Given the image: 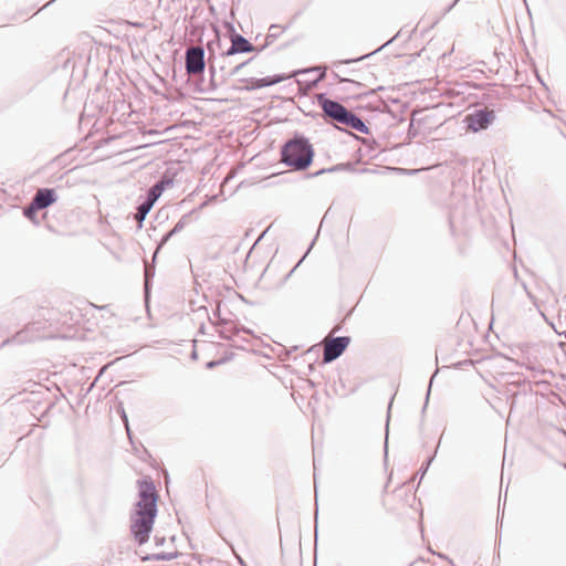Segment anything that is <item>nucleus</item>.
Here are the masks:
<instances>
[{"label": "nucleus", "mask_w": 566, "mask_h": 566, "mask_svg": "<svg viewBox=\"0 0 566 566\" xmlns=\"http://www.w3.org/2000/svg\"><path fill=\"white\" fill-rule=\"evenodd\" d=\"M138 501L130 512V532L138 545L148 542L158 513V494L151 478L145 476L137 481Z\"/></svg>", "instance_id": "obj_1"}, {"label": "nucleus", "mask_w": 566, "mask_h": 566, "mask_svg": "<svg viewBox=\"0 0 566 566\" xmlns=\"http://www.w3.org/2000/svg\"><path fill=\"white\" fill-rule=\"evenodd\" d=\"M281 163L292 171H306L313 164L315 149L310 139L300 132L293 135L281 146Z\"/></svg>", "instance_id": "obj_2"}, {"label": "nucleus", "mask_w": 566, "mask_h": 566, "mask_svg": "<svg viewBox=\"0 0 566 566\" xmlns=\"http://www.w3.org/2000/svg\"><path fill=\"white\" fill-rule=\"evenodd\" d=\"M391 102V128L395 125H406L407 129V136L405 139L400 143L392 144L391 143V158L395 156V151L399 150L401 146L410 143L412 136L415 134H411L410 129L413 127V122L411 118V112L408 109L407 104L401 103L398 98L392 97L390 98Z\"/></svg>", "instance_id": "obj_3"}, {"label": "nucleus", "mask_w": 566, "mask_h": 566, "mask_svg": "<svg viewBox=\"0 0 566 566\" xmlns=\"http://www.w3.org/2000/svg\"><path fill=\"white\" fill-rule=\"evenodd\" d=\"M224 28L229 33L230 46L220 54L221 62H226L229 57L242 53H258L254 46L247 38L238 33L232 22H224Z\"/></svg>", "instance_id": "obj_4"}, {"label": "nucleus", "mask_w": 566, "mask_h": 566, "mask_svg": "<svg viewBox=\"0 0 566 566\" xmlns=\"http://www.w3.org/2000/svg\"><path fill=\"white\" fill-rule=\"evenodd\" d=\"M205 49L191 46L185 53V67L189 75L203 74L206 70Z\"/></svg>", "instance_id": "obj_5"}, {"label": "nucleus", "mask_w": 566, "mask_h": 566, "mask_svg": "<svg viewBox=\"0 0 566 566\" xmlns=\"http://www.w3.org/2000/svg\"><path fill=\"white\" fill-rule=\"evenodd\" d=\"M496 116L494 111L484 107L478 108L473 113L468 114L465 116V122L472 132L478 133L491 126Z\"/></svg>", "instance_id": "obj_6"}, {"label": "nucleus", "mask_w": 566, "mask_h": 566, "mask_svg": "<svg viewBox=\"0 0 566 566\" xmlns=\"http://www.w3.org/2000/svg\"><path fill=\"white\" fill-rule=\"evenodd\" d=\"M316 101L323 112L324 119H331L336 123L340 122L342 115L346 111L342 103L327 97L325 93L318 94Z\"/></svg>", "instance_id": "obj_7"}, {"label": "nucleus", "mask_w": 566, "mask_h": 566, "mask_svg": "<svg viewBox=\"0 0 566 566\" xmlns=\"http://www.w3.org/2000/svg\"><path fill=\"white\" fill-rule=\"evenodd\" d=\"M352 342L349 336H335L326 343L323 352V363L329 364L339 358Z\"/></svg>", "instance_id": "obj_8"}, {"label": "nucleus", "mask_w": 566, "mask_h": 566, "mask_svg": "<svg viewBox=\"0 0 566 566\" xmlns=\"http://www.w3.org/2000/svg\"><path fill=\"white\" fill-rule=\"evenodd\" d=\"M290 78L286 74H275L272 76H265V77H249V78H241V82L247 83L244 90L245 91H255L263 87H269L275 84H279L285 80Z\"/></svg>", "instance_id": "obj_9"}, {"label": "nucleus", "mask_w": 566, "mask_h": 566, "mask_svg": "<svg viewBox=\"0 0 566 566\" xmlns=\"http://www.w3.org/2000/svg\"><path fill=\"white\" fill-rule=\"evenodd\" d=\"M32 199L34 205L43 210L55 203L59 197L54 188H39Z\"/></svg>", "instance_id": "obj_10"}, {"label": "nucleus", "mask_w": 566, "mask_h": 566, "mask_svg": "<svg viewBox=\"0 0 566 566\" xmlns=\"http://www.w3.org/2000/svg\"><path fill=\"white\" fill-rule=\"evenodd\" d=\"M338 124H343L363 134L369 133L368 126L365 124L363 118L348 108H346L342 115L340 122H338Z\"/></svg>", "instance_id": "obj_11"}, {"label": "nucleus", "mask_w": 566, "mask_h": 566, "mask_svg": "<svg viewBox=\"0 0 566 566\" xmlns=\"http://www.w3.org/2000/svg\"><path fill=\"white\" fill-rule=\"evenodd\" d=\"M174 185V180L169 176H163L153 186H150L146 192L147 196L157 201L163 192Z\"/></svg>", "instance_id": "obj_12"}, {"label": "nucleus", "mask_w": 566, "mask_h": 566, "mask_svg": "<svg viewBox=\"0 0 566 566\" xmlns=\"http://www.w3.org/2000/svg\"><path fill=\"white\" fill-rule=\"evenodd\" d=\"M253 60H254V57H250L247 61L235 65L229 72H226V69H227V65H228V60L226 62H222L220 64V66H219V70L221 72V75H220L221 83H224L229 77H232V76L237 75L244 66L250 64Z\"/></svg>", "instance_id": "obj_13"}, {"label": "nucleus", "mask_w": 566, "mask_h": 566, "mask_svg": "<svg viewBox=\"0 0 566 566\" xmlns=\"http://www.w3.org/2000/svg\"><path fill=\"white\" fill-rule=\"evenodd\" d=\"M287 28L289 25L282 28L280 24H271L269 28V33L265 36V43L258 49V53H261L269 45H271Z\"/></svg>", "instance_id": "obj_14"}, {"label": "nucleus", "mask_w": 566, "mask_h": 566, "mask_svg": "<svg viewBox=\"0 0 566 566\" xmlns=\"http://www.w3.org/2000/svg\"><path fill=\"white\" fill-rule=\"evenodd\" d=\"M415 62V54H392L391 53V72L394 69L402 70Z\"/></svg>", "instance_id": "obj_15"}, {"label": "nucleus", "mask_w": 566, "mask_h": 566, "mask_svg": "<svg viewBox=\"0 0 566 566\" xmlns=\"http://www.w3.org/2000/svg\"><path fill=\"white\" fill-rule=\"evenodd\" d=\"M384 431H385V438H384V467H385V470H387L388 465H389V448H390V444H389V403L387 405V408H386V418H385Z\"/></svg>", "instance_id": "obj_16"}, {"label": "nucleus", "mask_w": 566, "mask_h": 566, "mask_svg": "<svg viewBox=\"0 0 566 566\" xmlns=\"http://www.w3.org/2000/svg\"><path fill=\"white\" fill-rule=\"evenodd\" d=\"M229 325V322L222 319V329L220 331V337L223 339H232L233 336L238 335L240 332L250 333V329L245 327H237L235 325Z\"/></svg>", "instance_id": "obj_17"}, {"label": "nucleus", "mask_w": 566, "mask_h": 566, "mask_svg": "<svg viewBox=\"0 0 566 566\" xmlns=\"http://www.w3.org/2000/svg\"><path fill=\"white\" fill-rule=\"evenodd\" d=\"M388 45H389V40L386 41L379 49L375 50L371 53H367V54H364L361 56L354 57V59H345V60L335 61V62H333V66L334 67H339L343 64L349 65V64H354V63L360 62V61H363L365 59H368L369 56L374 55L378 51L386 49Z\"/></svg>", "instance_id": "obj_18"}, {"label": "nucleus", "mask_w": 566, "mask_h": 566, "mask_svg": "<svg viewBox=\"0 0 566 566\" xmlns=\"http://www.w3.org/2000/svg\"><path fill=\"white\" fill-rule=\"evenodd\" d=\"M178 556H179L178 552H171V553L160 552V553H156V554H147L142 557V560L143 562H153V560L169 562V560L177 558Z\"/></svg>", "instance_id": "obj_19"}, {"label": "nucleus", "mask_w": 566, "mask_h": 566, "mask_svg": "<svg viewBox=\"0 0 566 566\" xmlns=\"http://www.w3.org/2000/svg\"><path fill=\"white\" fill-rule=\"evenodd\" d=\"M208 51H209L208 66H209V75H210V85H211L212 90H216L218 87V83H217V78H216L217 69L212 62V60L216 59V54L211 49V44H208Z\"/></svg>", "instance_id": "obj_20"}, {"label": "nucleus", "mask_w": 566, "mask_h": 566, "mask_svg": "<svg viewBox=\"0 0 566 566\" xmlns=\"http://www.w3.org/2000/svg\"><path fill=\"white\" fill-rule=\"evenodd\" d=\"M308 72H317V77L313 81V85H317L319 82L324 81L327 76V66L326 65H317L314 67H310L306 70H298L295 73H308Z\"/></svg>", "instance_id": "obj_21"}, {"label": "nucleus", "mask_w": 566, "mask_h": 566, "mask_svg": "<svg viewBox=\"0 0 566 566\" xmlns=\"http://www.w3.org/2000/svg\"><path fill=\"white\" fill-rule=\"evenodd\" d=\"M42 210L41 208H38L35 205H34V201L33 199H31V202L24 207L23 209V216L29 219L31 222H33L34 224H39V220L36 219V216H38V212Z\"/></svg>", "instance_id": "obj_22"}, {"label": "nucleus", "mask_w": 566, "mask_h": 566, "mask_svg": "<svg viewBox=\"0 0 566 566\" xmlns=\"http://www.w3.org/2000/svg\"><path fill=\"white\" fill-rule=\"evenodd\" d=\"M345 166L346 164H337V165H334L332 167H328V168H322L315 172H308L306 174V178H316V177H319L324 174H332V172H336V171H344L345 170Z\"/></svg>", "instance_id": "obj_23"}, {"label": "nucleus", "mask_w": 566, "mask_h": 566, "mask_svg": "<svg viewBox=\"0 0 566 566\" xmlns=\"http://www.w3.org/2000/svg\"><path fill=\"white\" fill-rule=\"evenodd\" d=\"M155 203H156V201L153 198L145 195L144 197H140V201L138 202L137 210L148 214Z\"/></svg>", "instance_id": "obj_24"}, {"label": "nucleus", "mask_w": 566, "mask_h": 566, "mask_svg": "<svg viewBox=\"0 0 566 566\" xmlns=\"http://www.w3.org/2000/svg\"><path fill=\"white\" fill-rule=\"evenodd\" d=\"M193 211H190L188 213H185L178 221L177 223L174 226V228L170 231V235H176L177 233L181 232L185 227L189 223L190 221V217H191V213Z\"/></svg>", "instance_id": "obj_25"}, {"label": "nucleus", "mask_w": 566, "mask_h": 566, "mask_svg": "<svg viewBox=\"0 0 566 566\" xmlns=\"http://www.w3.org/2000/svg\"><path fill=\"white\" fill-rule=\"evenodd\" d=\"M375 168L366 167L361 168L358 172L359 174H374L379 176H386L389 171V167H379L377 164H374Z\"/></svg>", "instance_id": "obj_26"}, {"label": "nucleus", "mask_w": 566, "mask_h": 566, "mask_svg": "<svg viewBox=\"0 0 566 566\" xmlns=\"http://www.w3.org/2000/svg\"><path fill=\"white\" fill-rule=\"evenodd\" d=\"M424 169L426 168L408 169V168L391 167V175H409V176H411V175H417Z\"/></svg>", "instance_id": "obj_27"}, {"label": "nucleus", "mask_w": 566, "mask_h": 566, "mask_svg": "<svg viewBox=\"0 0 566 566\" xmlns=\"http://www.w3.org/2000/svg\"><path fill=\"white\" fill-rule=\"evenodd\" d=\"M434 459V454L431 455V457H428L426 459L424 462H422L420 469H419V473H421V476H423L426 474V472L428 471L429 467L431 465L432 461Z\"/></svg>", "instance_id": "obj_28"}, {"label": "nucleus", "mask_w": 566, "mask_h": 566, "mask_svg": "<svg viewBox=\"0 0 566 566\" xmlns=\"http://www.w3.org/2000/svg\"><path fill=\"white\" fill-rule=\"evenodd\" d=\"M146 217H147V213H144V212H140L137 210V212L135 214V220L137 222L138 228L143 227V223H144V220L146 219Z\"/></svg>", "instance_id": "obj_29"}, {"label": "nucleus", "mask_w": 566, "mask_h": 566, "mask_svg": "<svg viewBox=\"0 0 566 566\" xmlns=\"http://www.w3.org/2000/svg\"><path fill=\"white\" fill-rule=\"evenodd\" d=\"M146 217H147V213H144V212H140L137 210V212L135 214V220L137 222L138 228L143 227V223H144V220L146 219Z\"/></svg>", "instance_id": "obj_30"}, {"label": "nucleus", "mask_w": 566, "mask_h": 566, "mask_svg": "<svg viewBox=\"0 0 566 566\" xmlns=\"http://www.w3.org/2000/svg\"><path fill=\"white\" fill-rule=\"evenodd\" d=\"M332 75L335 80H337L338 83H344V82H349V83H355V84H359L358 82L354 81V80H350V78H347V77H342L338 73L336 72H332Z\"/></svg>", "instance_id": "obj_31"}, {"label": "nucleus", "mask_w": 566, "mask_h": 566, "mask_svg": "<svg viewBox=\"0 0 566 566\" xmlns=\"http://www.w3.org/2000/svg\"><path fill=\"white\" fill-rule=\"evenodd\" d=\"M305 255L296 263V265L284 276L283 283H285L295 272V270L300 266V264L303 262Z\"/></svg>", "instance_id": "obj_32"}, {"label": "nucleus", "mask_w": 566, "mask_h": 566, "mask_svg": "<svg viewBox=\"0 0 566 566\" xmlns=\"http://www.w3.org/2000/svg\"><path fill=\"white\" fill-rule=\"evenodd\" d=\"M405 35H406V38H407V39H409V38H410V32H409V31L403 32V31H402V29H401V30H400V31H399L395 36H391V39H390L391 44H392V43H394L398 38H400V36H405Z\"/></svg>", "instance_id": "obj_33"}, {"label": "nucleus", "mask_w": 566, "mask_h": 566, "mask_svg": "<svg viewBox=\"0 0 566 566\" xmlns=\"http://www.w3.org/2000/svg\"><path fill=\"white\" fill-rule=\"evenodd\" d=\"M174 235H170V231L166 232L159 242L158 249H160L163 245H165Z\"/></svg>", "instance_id": "obj_34"}, {"label": "nucleus", "mask_w": 566, "mask_h": 566, "mask_svg": "<svg viewBox=\"0 0 566 566\" xmlns=\"http://www.w3.org/2000/svg\"><path fill=\"white\" fill-rule=\"evenodd\" d=\"M318 503H317V485L315 484V525H317ZM317 528V526H315Z\"/></svg>", "instance_id": "obj_35"}, {"label": "nucleus", "mask_w": 566, "mask_h": 566, "mask_svg": "<svg viewBox=\"0 0 566 566\" xmlns=\"http://www.w3.org/2000/svg\"><path fill=\"white\" fill-rule=\"evenodd\" d=\"M459 1H460V0H453V1H452V2H451V3H450V4L444 9V12H443V13L446 14V13L450 12Z\"/></svg>", "instance_id": "obj_36"}, {"label": "nucleus", "mask_w": 566, "mask_h": 566, "mask_svg": "<svg viewBox=\"0 0 566 566\" xmlns=\"http://www.w3.org/2000/svg\"><path fill=\"white\" fill-rule=\"evenodd\" d=\"M345 164H346V166H345L346 171H352V172L356 171L354 163H345Z\"/></svg>", "instance_id": "obj_37"}, {"label": "nucleus", "mask_w": 566, "mask_h": 566, "mask_svg": "<svg viewBox=\"0 0 566 566\" xmlns=\"http://www.w3.org/2000/svg\"><path fill=\"white\" fill-rule=\"evenodd\" d=\"M424 564H426L424 559L423 558H419V559L410 563L409 566H418V565H424Z\"/></svg>", "instance_id": "obj_38"}, {"label": "nucleus", "mask_w": 566, "mask_h": 566, "mask_svg": "<svg viewBox=\"0 0 566 566\" xmlns=\"http://www.w3.org/2000/svg\"><path fill=\"white\" fill-rule=\"evenodd\" d=\"M388 488H389V475L386 478V482H385V485H384V491H382V493H386V492H387V490H388Z\"/></svg>", "instance_id": "obj_39"}, {"label": "nucleus", "mask_w": 566, "mask_h": 566, "mask_svg": "<svg viewBox=\"0 0 566 566\" xmlns=\"http://www.w3.org/2000/svg\"><path fill=\"white\" fill-rule=\"evenodd\" d=\"M219 363H220V361L211 360V361H209V363L207 364V367H208V368H212V367L217 366Z\"/></svg>", "instance_id": "obj_40"}, {"label": "nucleus", "mask_w": 566, "mask_h": 566, "mask_svg": "<svg viewBox=\"0 0 566 566\" xmlns=\"http://www.w3.org/2000/svg\"><path fill=\"white\" fill-rule=\"evenodd\" d=\"M127 433H128V437H129V440H130V443L134 444V441H133V438H132V433H130V429L129 427L127 426Z\"/></svg>", "instance_id": "obj_41"}, {"label": "nucleus", "mask_w": 566, "mask_h": 566, "mask_svg": "<svg viewBox=\"0 0 566 566\" xmlns=\"http://www.w3.org/2000/svg\"><path fill=\"white\" fill-rule=\"evenodd\" d=\"M198 312L200 311H203L206 315H208V312H207V307L206 306H200L198 310Z\"/></svg>", "instance_id": "obj_42"}, {"label": "nucleus", "mask_w": 566, "mask_h": 566, "mask_svg": "<svg viewBox=\"0 0 566 566\" xmlns=\"http://www.w3.org/2000/svg\"><path fill=\"white\" fill-rule=\"evenodd\" d=\"M156 541H157V543H156L157 545H163L165 542V538H160V539L156 538Z\"/></svg>", "instance_id": "obj_43"}, {"label": "nucleus", "mask_w": 566, "mask_h": 566, "mask_svg": "<svg viewBox=\"0 0 566 566\" xmlns=\"http://www.w3.org/2000/svg\"><path fill=\"white\" fill-rule=\"evenodd\" d=\"M430 390H431V384L429 385V388H428V391H427V400L429 399Z\"/></svg>", "instance_id": "obj_44"}, {"label": "nucleus", "mask_w": 566, "mask_h": 566, "mask_svg": "<svg viewBox=\"0 0 566 566\" xmlns=\"http://www.w3.org/2000/svg\"><path fill=\"white\" fill-rule=\"evenodd\" d=\"M200 332L203 334L205 333V324L202 323L201 326H200Z\"/></svg>", "instance_id": "obj_45"}, {"label": "nucleus", "mask_w": 566, "mask_h": 566, "mask_svg": "<svg viewBox=\"0 0 566 566\" xmlns=\"http://www.w3.org/2000/svg\"><path fill=\"white\" fill-rule=\"evenodd\" d=\"M264 235H265V231H264V232H262V234L259 237V239H258V241H256V242H259V241H260Z\"/></svg>", "instance_id": "obj_46"}, {"label": "nucleus", "mask_w": 566, "mask_h": 566, "mask_svg": "<svg viewBox=\"0 0 566 566\" xmlns=\"http://www.w3.org/2000/svg\"><path fill=\"white\" fill-rule=\"evenodd\" d=\"M239 563L242 565V566H247L244 560L242 558L239 559Z\"/></svg>", "instance_id": "obj_47"}, {"label": "nucleus", "mask_w": 566, "mask_h": 566, "mask_svg": "<svg viewBox=\"0 0 566 566\" xmlns=\"http://www.w3.org/2000/svg\"><path fill=\"white\" fill-rule=\"evenodd\" d=\"M192 358H197V352L193 350L192 354H191Z\"/></svg>", "instance_id": "obj_48"}, {"label": "nucleus", "mask_w": 566, "mask_h": 566, "mask_svg": "<svg viewBox=\"0 0 566 566\" xmlns=\"http://www.w3.org/2000/svg\"><path fill=\"white\" fill-rule=\"evenodd\" d=\"M123 416H124V420L127 422V421H128V420H127V416H126V413H125V411H124V410H123Z\"/></svg>", "instance_id": "obj_49"}, {"label": "nucleus", "mask_w": 566, "mask_h": 566, "mask_svg": "<svg viewBox=\"0 0 566 566\" xmlns=\"http://www.w3.org/2000/svg\"><path fill=\"white\" fill-rule=\"evenodd\" d=\"M438 556H439L440 558H446V559L448 558V557H447L446 555H443V554H438Z\"/></svg>", "instance_id": "obj_50"}, {"label": "nucleus", "mask_w": 566, "mask_h": 566, "mask_svg": "<svg viewBox=\"0 0 566 566\" xmlns=\"http://www.w3.org/2000/svg\"><path fill=\"white\" fill-rule=\"evenodd\" d=\"M380 154L371 156V159H376L379 157Z\"/></svg>", "instance_id": "obj_51"}, {"label": "nucleus", "mask_w": 566, "mask_h": 566, "mask_svg": "<svg viewBox=\"0 0 566 566\" xmlns=\"http://www.w3.org/2000/svg\"><path fill=\"white\" fill-rule=\"evenodd\" d=\"M394 399H395V396L391 395V398H390L391 405L394 403Z\"/></svg>", "instance_id": "obj_52"}, {"label": "nucleus", "mask_w": 566, "mask_h": 566, "mask_svg": "<svg viewBox=\"0 0 566 566\" xmlns=\"http://www.w3.org/2000/svg\"><path fill=\"white\" fill-rule=\"evenodd\" d=\"M313 462H314V469H316V459L315 458L313 459Z\"/></svg>", "instance_id": "obj_53"}, {"label": "nucleus", "mask_w": 566, "mask_h": 566, "mask_svg": "<svg viewBox=\"0 0 566 566\" xmlns=\"http://www.w3.org/2000/svg\"><path fill=\"white\" fill-rule=\"evenodd\" d=\"M564 468H565V470H566V463H564Z\"/></svg>", "instance_id": "obj_54"}]
</instances>
